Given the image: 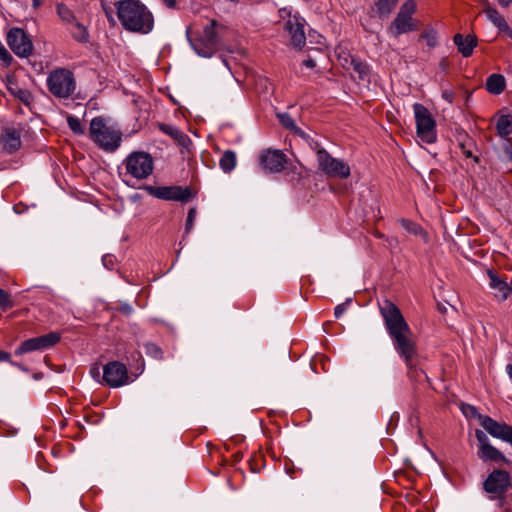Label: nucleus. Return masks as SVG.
Instances as JSON below:
<instances>
[{"label": "nucleus", "instance_id": "nucleus-11", "mask_svg": "<svg viewBox=\"0 0 512 512\" xmlns=\"http://www.w3.org/2000/svg\"><path fill=\"white\" fill-rule=\"evenodd\" d=\"M146 191L155 198L166 201L189 202L193 192L189 187L182 186H147Z\"/></svg>", "mask_w": 512, "mask_h": 512}, {"label": "nucleus", "instance_id": "nucleus-22", "mask_svg": "<svg viewBox=\"0 0 512 512\" xmlns=\"http://www.w3.org/2000/svg\"><path fill=\"white\" fill-rule=\"evenodd\" d=\"M159 129L166 135H169L182 147L187 148L191 144L189 136L175 126L161 123L159 124Z\"/></svg>", "mask_w": 512, "mask_h": 512}, {"label": "nucleus", "instance_id": "nucleus-54", "mask_svg": "<svg viewBox=\"0 0 512 512\" xmlns=\"http://www.w3.org/2000/svg\"><path fill=\"white\" fill-rule=\"evenodd\" d=\"M316 360H320L322 362L325 360V357L321 355L318 358L314 359V361H316Z\"/></svg>", "mask_w": 512, "mask_h": 512}, {"label": "nucleus", "instance_id": "nucleus-1", "mask_svg": "<svg viewBox=\"0 0 512 512\" xmlns=\"http://www.w3.org/2000/svg\"><path fill=\"white\" fill-rule=\"evenodd\" d=\"M379 311L394 350L406 366L407 376L417 380L424 371L418 367L417 342L410 326L398 306L388 299L379 304Z\"/></svg>", "mask_w": 512, "mask_h": 512}, {"label": "nucleus", "instance_id": "nucleus-43", "mask_svg": "<svg viewBox=\"0 0 512 512\" xmlns=\"http://www.w3.org/2000/svg\"><path fill=\"white\" fill-rule=\"evenodd\" d=\"M0 362H9L11 365L20 367V365L11 360V355L8 352L2 350H0Z\"/></svg>", "mask_w": 512, "mask_h": 512}, {"label": "nucleus", "instance_id": "nucleus-45", "mask_svg": "<svg viewBox=\"0 0 512 512\" xmlns=\"http://www.w3.org/2000/svg\"><path fill=\"white\" fill-rule=\"evenodd\" d=\"M303 65L306 66L307 68H314L316 66V63L313 59L311 58H308L306 60L303 61Z\"/></svg>", "mask_w": 512, "mask_h": 512}, {"label": "nucleus", "instance_id": "nucleus-25", "mask_svg": "<svg viewBox=\"0 0 512 512\" xmlns=\"http://www.w3.org/2000/svg\"><path fill=\"white\" fill-rule=\"evenodd\" d=\"M496 130L501 137L510 135L512 133V114L500 115L497 119Z\"/></svg>", "mask_w": 512, "mask_h": 512}, {"label": "nucleus", "instance_id": "nucleus-48", "mask_svg": "<svg viewBox=\"0 0 512 512\" xmlns=\"http://www.w3.org/2000/svg\"><path fill=\"white\" fill-rule=\"evenodd\" d=\"M43 0H32V6L34 9H37L41 6Z\"/></svg>", "mask_w": 512, "mask_h": 512}, {"label": "nucleus", "instance_id": "nucleus-23", "mask_svg": "<svg viewBox=\"0 0 512 512\" xmlns=\"http://www.w3.org/2000/svg\"><path fill=\"white\" fill-rule=\"evenodd\" d=\"M477 456L483 462L491 461L495 463H509V460L506 458V456L493 445L486 447L484 450H478Z\"/></svg>", "mask_w": 512, "mask_h": 512}, {"label": "nucleus", "instance_id": "nucleus-35", "mask_svg": "<svg viewBox=\"0 0 512 512\" xmlns=\"http://www.w3.org/2000/svg\"><path fill=\"white\" fill-rule=\"evenodd\" d=\"M421 37L426 40L429 47H434L437 44V33L432 28L424 30Z\"/></svg>", "mask_w": 512, "mask_h": 512}, {"label": "nucleus", "instance_id": "nucleus-27", "mask_svg": "<svg viewBox=\"0 0 512 512\" xmlns=\"http://www.w3.org/2000/svg\"><path fill=\"white\" fill-rule=\"evenodd\" d=\"M71 36L74 40L80 43L88 42L89 33L86 27L79 23L77 20L71 23V27L69 28Z\"/></svg>", "mask_w": 512, "mask_h": 512}, {"label": "nucleus", "instance_id": "nucleus-36", "mask_svg": "<svg viewBox=\"0 0 512 512\" xmlns=\"http://www.w3.org/2000/svg\"><path fill=\"white\" fill-rule=\"evenodd\" d=\"M145 351H146V354L155 358V359H161L162 358V355H163V352L161 350L160 347H158L156 344L154 343H146L145 344Z\"/></svg>", "mask_w": 512, "mask_h": 512}, {"label": "nucleus", "instance_id": "nucleus-44", "mask_svg": "<svg viewBox=\"0 0 512 512\" xmlns=\"http://www.w3.org/2000/svg\"><path fill=\"white\" fill-rule=\"evenodd\" d=\"M216 2L219 5L230 4L231 6H236L238 4L239 0H216Z\"/></svg>", "mask_w": 512, "mask_h": 512}, {"label": "nucleus", "instance_id": "nucleus-10", "mask_svg": "<svg viewBox=\"0 0 512 512\" xmlns=\"http://www.w3.org/2000/svg\"><path fill=\"white\" fill-rule=\"evenodd\" d=\"M416 133L423 142L432 144L437 140L436 122L429 110L420 103L413 105Z\"/></svg>", "mask_w": 512, "mask_h": 512}, {"label": "nucleus", "instance_id": "nucleus-50", "mask_svg": "<svg viewBox=\"0 0 512 512\" xmlns=\"http://www.w3.org/2000/svg\"><path fill=\"white\" fill-rule=\"evenodd\" d=\"M506 372H507L508 376L510 377V379L512 380V364H508L506 366Z\"/></svg>", "mask_w": 512, "mask_h": 512}, {"label": "nucleus", "instance_id": "nucleus-55", "mask_svg": "<svg viewBox=\"0 0 512 512\" xmlns=\"http://www.w3.org/2000/svg\"><path fill=\"white\" fill-rule=\"evenodd\" d=\"M251 470H252L253 472H256V469H255L252 465H251Z\"/></svg>", "mask_w": 512, "mask_h": 512}, {"label": "nucleus", "instance_id": "nucleus-30", "mask_svg": "<svg viewBox=\"0 0 512 512\" xmlns=\"http://www.w3.org/2000/svg\"><path fill=\"white\" fill-rule=\"evenodd\" d=\"M401 226L410 234L416 236L427 237V233L423 230V228L416 222L402 218L399 220Z\"/></svg>", "mask_w": 512, "mask_h": 512}, {"label": "nucleus", "instance_id": "nucleus-24", "mask_svg": "<svg viewBox=\"0 0 512 512\" xmlns=\"http://www.w3.org/2000/svg\"><path fill=\"white\" fill-rule=\"evenodd\" d=\"M485 87L489 93L499 95L506 88L505 77L502 74L493 73L487 77Z\"/></svg>", "mask_w": 512, "mask_h": 512}, {"label": "nucleus", "instance_id": "nucleus-14", "mask_svg": "<svg viewBox=\"0 0 512 512\" xmlns=\"http://www.w3.org/2000/svg\"><path fill=\"white\" fill-rule=\"evenodd\" d=\"M103 382L111 388H118L128 384L127 367L119 361L108 362L103 367Z\"/></svg>", "mask_w": 512, "mask_h": 512}, {"label": "nucleus", "instance_id": "nucleus-53", "mask_svg": "<svg viewBox=\"0 0 512 512\" xmlns=\"http://www.w3.org/2000/svg\"><path fill=\"white\" fill-rule=\"evenodd\" d=\"M122 310L125 311L126 313H130L132 308L127 305V306L123 307Z\"/></svg>", "mask_w": 512, "mask_h": 512}, {"label": "nucleus", "instance_id": "nucleus-42", "mask_svg": "<svg viewBox=\"0 0 512 512\" xmlns=\"http://www.w3.org/2000/svg\"><path fill=\"white\" fill-rule=\"evenodd\" d=\"M350 300L345 303L338 304L334 309V315L336 318L341 317V315L346 311V306Z\"/></svg>", "mask_w": 512, "mask_h": 512}, {"label": "nucleus", "instance_id": "nucleus-52", "mask_svg": "<svg viewBox=\"0 0 512 512\" xmlns=\"http://www.w3.org/2000/svg\"><path fill=\"white\" fill-rule=\"evenodd\" d=\"M506 153L508 154L509 158L512 160V145H510L506 148Z\"/></svg>", "mask_w": 512, "mask_h": 512}, {"label": "nucleus", "instance_id": "nucleus-2", "mask_svg": "<svg viewBox=\"0 0 512 512\" xmlns=\"http://www.w3.org/2000/svg\"><path fill=\"white\" fill-rule=\"evenodd\" d=\"M117 17L123 28L130 32L147 34L152 31L151 12L138 0H120L115 3Z\"/></svg>", "mask_w": 512, "mask_h": 512}, {"label": "nucleus", "instance_id": "nucleus-29", "mask_svg": "<svg viewBox=\"0 0 512 512\" xmlns=\"http://www.w3.org/2000/svg\"><path fill=\"white\" fill-rule=\"evenodd\" d=\"M219 166L224 172H231L236 166L235 153L231 150H226L219 160Z\"/></svg>", "mask_w": 512, "mask_h": 512}, {"label": "nucleus", "instance_id": "nucleus-20", "mask_svg": "<svg viewBox=\"0 0 512 512\" xmlns=\"http://www.w3.org/2000/svg\"><path fill=\"white\" fill-rule=\"evenodd\" d=\"M453 42L457 46L459 53L464 57H470L473 54L474 48L477 46L478 41L475 35H462L457 33L453 37Z\"/></svg>", "mask_w": 512, "mask_h": 512}, {"label": "nucleus", "instance_id": "nucleus-46", "mask_svg": "<svg viewBox=\"0 0 512 512\" xmlns=\"http://www.w3.org/2000/svg\"><path fill=\"white\" fill-rule=\"evenodd\" d=\"M502 8H508L512 5V0H496Z\"/></svg>", "mask_w": 512, "mask_h": 512}, {"label": "nucleus", "instance_id": "nucleus-16", "mask_svg": "<svg viewBox=\"0 0 512 512\" xmlns=\"http://www.w3.org/2000/svg\"><path fill=\"white\" fill-rule=\"evenodd\" d=\"M22 128L15 126H6L0 133V146L2 151L7 154H13L21 148Z\"/></svg>", "mask_w": 512, "mask_h": 512}, {"label": "nucleus", "instance_id": "nucleus-47", "mask_svg": "<svg viewBox=\"0 0 512 512\" xmlns=\"http://www.w3.org/2000/svg\"><path fill=\"white\" fill-rule=\"evenodd\" d=\"M162 1L169 8L174 7L175 6V2H176L175 0H162Z\"/></svg>", "mask_w": 512, "mask_h": 512}, {"label": "nucleus", "instance_id": "nucleus-51", "mask_svg": "<svg viewBox=\"0 0 512 512\" xmlns=\"http://www.w3.org/2000/svg\"><path fill=\"white\" fill-rule=\"evenodd\" d=\"M443 97L448 100L449 102H452V95L448 93L447 91L443 92Z\"/></svg>", "mask_w": 512, "mask_h": 512}, {"label": "nucleus", "instance_id": "nucleus-37", "mask_svg": "<svg viewBox=\"0 0 512 512\" xmlns=\"http://www.w3.org/2000/svg\"><path fill=\"white\" fill-rule=\"evenodd\" d=\"M475 436L479 443L478 450H484L486 447H489L491 445L489 438L482 430L477 429L475 431Z\"/></svg>", "mask_w": 512, "mask_h": 512}, {"label": "nucleus", "instance_id": "nucleus-39", "mask_svg": "<svg viewBox=\"0 0 512 512\" xmlns=\"http://www.w3.org/2000/svg\"><path fill=\"white\" fill-rule=\"evenodd\" d=\"M353 68L356 72L359 73L360 76L366 75L368 73V65L361 61H352Z\"/></svg>", "mask_w": 512, "mask_h": 512}, {"label": "nucleus", "instance_id": "nucleus-6", "mask_svg": "<svg viewBox=\"0 0 512 512\" xmlns=\"http://www.w3.org/2000/svg\"><path fill=\"white\" fill-rule=\"evenodd\" d=\"M125 175L136 179H147L154 170V159L145 151H133L123 160Z\"/></svg>", "mask_w": 512, "mask_h": 512}, {"label": "nucleus", "instance_id": "nucleus-49", "mask_svg": "<svg viewBox=\"0 0 512 512\" xmlns=\"http://www.w3.org/2000/svg\"><path fill=\"white\" fill-rule=\"evenodd\" d=\"M503 512H512V508L507 505L506 500L504 499V505L503 507H500Z\"/></svg>", "mask_w": 512, "mask_h": 512}, {"label": "nucleus", "instance_id": "nucleus-17", "mask_svg": "<svg viewBox=\"0 0 512 512\" xmlns=\"http://www.w3.org/2000/svg\"><path fill=\"white\" fill-rule=\"evenodd\" d=\"M481 426L493 437L501 439L512 446V426L500 423L489 416L480 417Z\"/></svg>", "mask_w": 512, "mask_h": 512}, {"label": "nucleus", "instance_id": "nucleus-4", "mask_svg": "<svg viewBox=\"0 0 512 512\" xmlns=\"http://www.w3.org/2000/svg\"><path fill=\"white\" fill-rule=\"evenodd\" d=\"M91 140L105 152H115L122 143V132L117 127L110 125L101 116L94 117L89 126Z\"/></svg>", "mask_w": 512, "mask_h": 512}, {"label": "nucleus", "instance_id": "nucleus-28", "mask_svg": "<svg viewBox=\"0 0 512 512\" xmlns=\"http://www.w3.org/2000/svg\"><path fill=\"white\" fill-rule=\"evenodd\" d=\"M398 4V0H378L375 3L376 13L381 18L388 17Z\"/></svg>", "mask_w": 512, "mask_h": 512}, {"label": "nucleus", "instance_id": "nucleus-3", "mask_svg": "<svg viewBox=\"0 0 512 512\" xmlns=\"http://www.w3.org/2000/svg\"><path fill=\"white\" fill-rule=\"evenodd\" d=\"M226 26L216 20H210L209 24L204 26L202 32L194 31L188 27L187 38L194 51L202 57H211L219 49L220 42Z\"/></svg>", "mask_w": 512, "mask_h": 512}, {"label": "nucleus", "instance_id": "nucleus-31", "mask_svg": "<svg viewBox=\"0 0 512 512\" xmlns=\"http://www.w3.org/2000/svg\"><path fill=\"white\" fill-rule=\"evenodd\" d=\"M57 13L59 17L69 24L76 20L74 13L72 10L65 4L60 3L57 5Z\"/></svg>", "mask_w": 512, "mask_h": 512}, {"label": "nucleus", "instance_id": "nucleus-8", "mask_svg": "<svg viewBox=\"0 0 512 512\" xmlns=\"http://www.w3.org/2000/svg\"><path fill=\"white\" fill-rule=\"evenodd\" d=\"M47 87L57 98H69L76 89L74 74L66 68H56L47 77Z\"/></svg>", "mask_w": 512, "mask_h": 512}, {"label": "nucleus", "instance_id": "nucleus-34", "mask_svg": "<svg viewBox=\"0 0 512 512\" xmlns=\"http://www.w3.org/2000/svg\"><path fill=\"white\" fill-rule=\"evenodd\" d=\"M9 90L11 91V93L16 97L18 98L21 102H23L24 104L28 105L30 104V102L32 101V95L31 93L26 90V89H21V88H9Z\"/></svg>", "mask_w": 512, "mask_h": 512}, {"label": "nucleus", "instance_id": "nucleus-5", "mask_svg": "<svg viewBox=\"0 0 512 512\" xmlns=\"http://www.w3.org/2000/svg\"><path fill=\"white\" fill-rule=\"evenodd\" d=\"M417 11V3L415 0L405 1L399 8V11L387 28V32L394 38L402 34L414 32L418 30V22L413 18Z\"/></svg>", "mask_w": 512, "mask_h": 512}, {"label": "nucleus", "instance_id": "nucleus-12", "mask_svg": "<svg viewBox=\"0 0 512 512\" xmlns=\"http://www.w3.org/2000/svg\"><path fill=\"white\" fill-rule=\"evenodd\" d=\"M61 339L58 332H50L45 335L30 338L23 341L15 350V355L20 356L33 351H42L56 345Z\"/></svg>", "mask_w": 512, "mask_h": 512}, {"label": "nucleus", "instance_id": "nucleus-26", "mask_svg": "<svg viewBox=\"0 0 512 512\" xmlns=\"http://www.w3.org/2000/svg\"><path fill=\"white\" fill-rule=\"evenodd\" d=\"M280 123L290 131H292L294 134L298 135L299 137L303 139H307L309 136L296 124L294 119L287 113L279 114L278 115Z\"/></svg>", "mask_w": 512, "mask_h": 512}, {"label": "nucleus", "instance_id": "nucleus-38", "mask_svg": "<svg viewBox=\"0 0 512 512\" xmlns=\"http://www.w3.org/2000/svg\"><path fill=\"white\" fill-rule=\"evenodd\" d=\"M196 214H197L196 208L189 209L188 214H187V219H186V225H185V229H186L187 233H189L193 228Z\"/></svg>", "mask_w": 512, "mask_h": 512}, {"label": "nucleus", "instance_id": "nucleus-41", "mask_svg": "<svg viewBox=\"0 0 512 512\" xmlns=\"http://www.w3.org/2000/svg\"><path fill=\"white\" fill-rule=\"evenodd\" d=\"M0 60H2L6 65H9L12 61V56L3 46H0Z\"/></svg>", "mask_w": 512, "mask_h": 512}, {"label": "nucleus", "instance_id": "nucleus-19", "mask_svg": "<svg viewBox=\"0 0 512 512\" xmlns=\"http://www.w3.org/2000/svg\"><path fill=\"white\" fill-rule=\"evenodd\" d=\"M487 275L489 278V287L495 291L494 296L500 301L506 300L512 293V288L509 286L506 279L501 278L493 270H488Z\"/></svg>", "mask_w": 512, "mask_h": 512}, {"label": "nucleus", "instance_id": "nucleus-13", "mask_svg": "<svg viewBox=\"0 0 512 512\" xmlns=\"http://www.w3.org/2000/svg\"><path fill=\"white\" fill-rule=\"evenodd\" d=\"M9 48L19 57H29L33 51V43L26 32L21 28H11L7 33Z\"/></svg>", "mask_w": 512, "mask_h": 512}, {"label": "nucleus", "instance_id": "nucleus-18", "mask_svg": "<svg viewBox=\"0 0 512 512\" xmlns=\"http://www.w3.org/2000/svg\"><path fill=\"white\" fill-rule=\"evenodd\" d=\"M303 21L297 16H289L284 24V30L290 37V44L297 49H301L306 43Z\"/></svg>", "mask_w": 512, "mask_h": 512}, {"label": "nucleus", "instance_id": "nucleus-21", "mask_svg": "<svg viewBox=\"0 0 512 512\" xmlns=\"http://www.w3.org/2000/svg\"><path fill=\"white\" fill-rule=\"evenodd\" d=\"M484 13L487 18L503 33H505L509 38H512V29L506 22L504 16L496 9L491 6H487L484 9Z\"/></svg>", "mask_w": 512, "mask_h": 512}, {"label": "nucleus", "instance_id": "nucleus-33", "mask_svg": "<svg viewBox=\"0 0 512 512\" xmlns=\"http://www.w3.org/2000/svg\"><path fill=\"white\" fill-rule=\"evenodd\" d=\"M67 124L71 131L76 135H83L85 130L79 118L69 115L67 117Z\"/></svg>", "mask_w": 512, "mask_h": 512}, {"label": "nucleus", "instance_id": "nucleus-15", "mask_svg": "<svg viewBox=\"0 0 512 512\" xmlns=\"http://www.w3.org/2000/svg\"><path fill=\"white\" fill-rule=\"evenodd\" d=\"M259 162L263 169L271 172H281L287 163V156L277 149H267L259 155Z\"/></svg>", "mask_w": 512, "mask_h": 512}, {"label": "nucleus", "instance_id": "nucleus-40", "mask_svg": "<svg viewBox=\"0 0 512 512\" xmlns=\"http://www.w3.org/2000/svg\"><path fill=\"white\" fill-rule=\"evenodd\" d=\"M472 144V141L471 139H468V142H461L459 144V147L461 149V152L462 154L466 157V158H472L473 157V153H472V150L470 148Z\"/></svg>", "mask_w": 512, "mask_h": 512}, {"label": "nucleus", "instance_id": "nucleus-7", "mask_svg": "<svg viewBox=\"0 0 512 512\" xmlns=\"http://www.w3.org/2000/svg\"><path fill=\"white\" fill-rule=\"evenodd\" d=\"M511 487V475L502 469L490 472L483 482V489L489 495V499L497 500L499 507H503L504 497Z\"/></svg>", "mask_w": 512, "mask_h": 512}, {"label": "nucleus", "instance_id": "nucleus-32", "mask_svg": "<svg viewBox=\"0 0 512 512\" xmlns=\"http://www.w3.org/2000/svg\"><path fill=\"white\" fill-rule=\"evenodd\" d=\"M14 302L11 295L4 289L0 288V310L3 312L13 308Z\"/></svg>", "mask_w": 512, "mask_h": 512}, {"label": "nucleus", "instance_id": "nucleus-9", "mask_svg": "<svg viewBox=\"0 0 512 512\" xmlns=\"http://www.w3.org/2000/svg\"><path fill=\"white\" fill-rule=\"evenodd\" d=\"M317 163L319 170L322 171L327 177L347 179L351 174L350 166L347 162L334 158L324 148H317Z\"/></svg>", "mask_w": 512, "mask_h": 512}]
</instances>
